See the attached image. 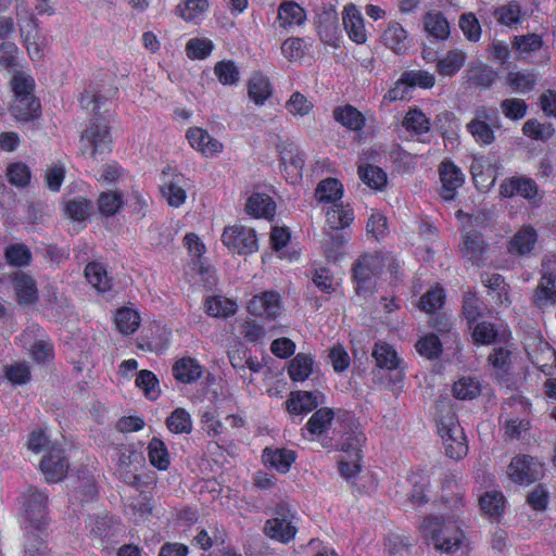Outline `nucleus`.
Segmentation results:
<instances>
[{
	"instance_id": "obj_1",
	"label": "nucleus",
	"mask_w": 556,
	"mask_h": 556,
	"mask_svg": "<svg viewBox=\"0 0 556 556\" xmlns=\"http://www.w3.org/2000/svg\"><path fill=\"white\" fill-rule=\"evenodd\" d=\"M420 530L425 540L440 552L453 554L459 549L465 538L463 531L452 521L430 516L422 520Z\"/></svg>"
},
{
	"instance_id": "obj_2",
	"label": "nucleus",
	"mask_w": 556,
	"mask_h": 556,
	"mask_svg": "<svg viewBox=\"0 0 556 556\" xmlns=\"http://www.w3.org/2000/svg\"><path fill=\"white\" fill-rule=\"evenodd\" d=\"M389 261V268L395 269L397 265L393 260H389L381 253L364 254L359 256L353 265V278L356 282V292H372L376 277Z\"/></svg>"
},
{
	"instance_id": "obj_3",
	"label": "nucleus",
	"mask_w": 556,
	"mask_h": 556,
	"mask_svg": "<svg viewBox=\"0 0 556 556\" xmlns=\"http://www.w3.org/2000/svg\"><path fill=\"white\" fill-rule=\"evenodd\" d=\"M438 433L450 458L460 459L468 452L466 435L454 413L448 412L438 421Z\"/></svg>"
},
{
	"instance_id": "obj_4",
	"label": "nucleus",
	"mask_w": 556,
	"mask_h": 556,
	"mask_svg": "<svg viewBox=\"0 0 556 556\" xmlns=\"http://www.w3.org/2000/svg\"><path fill=\"white\" fill-rule=\"evenodd\" d=\"M296 531L295 514L286 503L276 506L274 517L268 519L264 526L267 536L283 544L293 540Z\"/></svg>"
},
{
	"instance_id": "obj_5",
	"label": "nucleus",
	"mask_w": 556,
	"mask_h": 556,
	"mask_svg": "<svg viewBox=\"0 0 556 556\" xmlns=\"http://www.w3.org/2000/svg\"><path fill=\"white\" fill-rule=\"evenodd\" d=\"M17 23L24 43L33 60H39L43 55V38L39 34L36 18L28 12L26 7H16Z\"/></svg>"
},
{
	"instance_id": "obj_6",
	"label": "nucleus",
	"mask_w": 556,
	"mask_h": 556,
	"mask_svg": "<svg viewBox=\"0 0 556 556\" xmlns=\"http://www.w3.org/2000/svg\"><path fill=\"white\" fill-rule=\"evenodd\" d=\"M222 240L235 253L250 254L257 250L255 231L242 225L226 227L222 235Z\"/></svg>"
},
{
	"instance_id": "obj_7",
	"label": "nucleus",
	"mask_w": 556,
	"mask_h": 556,
	"mask_svg": "<svg viewBox=\"0 0 556 556\" xmlns=\"http://www.w3.org/2000/svg\"><path fill=\"white\" fill-rule=\"evenodd\" d=\"M47 500L48 496L34 486H29L24 496L25 521L36 530H40L46 525Z\"/></svg>"
},
{
	"instance_id": "obj_8",
	"label": "nucleus",
	"mask_w": 556,
	"mask_h": 556,
	"mask_svg": "<svg viewBox=\"0 0 556 556\" xmlns=\"http://www.w3.org/2000/svg\"><path fill=\"white\" fill-rule=\"evenodd\" d=\"M111 137L106 125L93 124L81 135L80 152L96 157L110 150Z\"/></svg>"
},
{
	"instance_id": "obj_9",
	"label": "nucleus",
	"mask_w": 556,
	"mask_h": 556,
	"mask_svg": "<svg viewBox=\"0 0 556 556\" xmlns=\"http://www.w3.org/2000/svg\"><path fill=\"white\" fill-rule=\"evenodd\" d=\"M541 475V463L528 455L514 457L508 467L509 478L519 484L532 483L538 480Z\"/></svg>"
},
{
	"instance_id": "obj_10",
	"label": "nucleus",
	"mask_w": 556,
	"mask_h": 556,
	"mask_svg": "<svg viewBox=\"0 0 556 556\" xmlns=\"http://www.w3.org/2000/svg\"><path fill=\"white\" fill-rule=\"evenodd\" d=\"M39 467L48 482H58L62 480L68 469V463L64 456V451L59 446L49 447V453L43 456Z\"/></svg>"
},
{
	"instance_id": "obj_11",
	"label": "nucleus",
	"mask_w": 556,
	"mask_h": 556,
	"mask_svg": "<svg viewBox=\"0 0 556 556\" xmlns=\"http://www.w3.org/2000/svg\"><path fill=\"white\" fill-rule=\"evenodd\" d=\"M248 308L252 315L275 319L282 308L280 295L275 291L262 292L250 300Z\"/></svg>"
},
{
	"instance_id": "obj_12",
	"label": "nucleus",
	"mask_w": 556,
	"mask_h": 556,
	"mask_svg": "<svg viewBox=\"0 0 556 556\" xmlns=\"http://www.w3.org/2000/svg\"><path fill=\"white\" fill-rule=\"evenodd\" d=\"M366 437L362 431L359 425L353 419H350L346 429L340 434L337 445L339 450L356 457V460L362 458V447L364 446Z\"/></svg>"
},
{
	"instance_id": "obj_13",
	"label": "nucleus",
	"mask_w": 556,
	"mask_h": 556,
	"mask_svg": "<svg viewBox=\"0 0 556 556\" xmlns=\"http://www.w3.org/2000/svg\"><path fill=\"white\" fill-rule=\"evenodd\" d=\"M116 89L103 84H89L79 98L84 110L97 114L109 98L113 97Z\"/></svg>"
},
{
	"instance_id": "obj_14",
	"label": "nucleus",
	"mask_w": 556,
	"mask_h": 556,
	"mask_svg": "<svg viewBox=\"0 0 556 556\" xmlns=\"http://www.w3.org/2000/svg\"><path fill=\"white\" fill-rule=\"evenodd\" d=\"M469 328L476 344L490 345L497 342H506L510 337V333L502 325L485 320L476 323Z\"/></svg>"
},
{
	"instance_id": "obj_15",
	"label": "nucleus",
	"mask_w": 556,
	"mask_h": 556,
	"mask_svg": "<svg viewBox=\"0 0 556 556\" xmlns=\"http://www.w3.org/2000/svg\"><path fill=\"white\" fill-rule=\"evenodd\" d=\"M440 180L442 182L441 197L446 200H453L456 190L464 184V174L451 161H443L439 167Z\"/></svg>"
},
{
	"instance_id": "obj_16",
	"label": "nucleus",
	"mask_w": 556,
	"mask_h": 556,
	"mask_svg": "<svg viewBox=\"0 0 556 556\" xmlns=\"http://www.w3.org/2000/svg\"><path fill=\"white\" fill-rule=\"evenodd\" d=\"M280 153V165L285 167L292 182L302 177L304 156L299 148L292 142H283L278 146Z\"/></svg>"
},
{
	"instance_id": "obj_17",
	"label": "nucleus",
	"mask_w": 556,
	"mask_h": 556,
	"mask_svg": "<svg viewBox=\"0 0 556 556\" xmlns=\"http://www.w3.org/2000/svg\"><path fill=\"white\" fill-rule=\"evenodd\" d=\"M381 42L396 54H403L409 47L410 39L405 28L396 21L387 24L381 34Z\"/></svg>"
},
{
	"instance_id": "obj_18",
	"label": "nucleus",
	"mask_w": 556,
	"mask_h": 556,
	"mask_svg": "<svg viewBox=\"0 0 556 556\" xmlns=\"http://www.w3.org/2000/svg\"><path fill=\"white\" fill-rule=\"evenodd\" d=\"M343 25L349 38L357 45L367 40L365 21L355 4H349L343 11Z\"/></svg>"
},
{
	"instance_id": "obj_19",
	"label": "nucleus",
	"mask_w": 556,
	"mask_h": 556,
	"mask_svg": "<svg viewBox=\"0 0 556 556\" xmlns=\"http://www.w3.org/2000/svg\"><path fill=\"white\" fill-rule=\"evenodd\" d=\"M12 285L20 304L28 305L37 302V283L29 274L16 271L12 277Z\"/></svg>"
},
{
	"instance_id": "obj_20",
	"label": "nucleus",
	"mask_w": 556,
	"mask_h": 556,
	"mask_svg": "<svg viewBox=\"0 0 556 556\" xmlns=\"http://www.w3.org/2000/svg\"><path fill=\"white\" fill-rule=\"evenodd\" d=\"M491 121L492 115L489 110L481 108L477 111L476 117L468 123L467 129L479 144H491L495 140V135L491 126L486 123Z\"/></svg>"
},
{
	"instance_id": "obj_21",
	"label": "nucleus",
	"mask_w": 556,
	"mask_h": 556,
	"mask_svg": "<svg viewBox=\"0 0 556 556\" xmlns=\"http://www.w3.org/2000/svg\"><path fill=\"white\" fill-rule=\"evenodd\" d=\"M538 241V233L531 226L521 227L509 240L507 250L517 256L529 255Z\"/></svg>"
},
{
	"instance_id": "obj_22",
	"label": "nucleus",
	"mask_w": 556,
	"mask_h": 556,
	"mask_svg": "<svg viewBox=\"0 0 556 556\" xmlns=\"http://www.w3.org/2000/svg\"><path fill=\"white\" fill-rule=\"evenodd\" d=\"M186 136L190 146L204 155L219 153L223 149V144L202 128H189Z\"/></svg>"
},
{
	"instance_id": "obj_23",
	"label": "nucleus",
	"mask_w": 556,
	"mask_h": 556,
	"mask_svg": "<svg viewBox=\"0 0 556 556\" xmlns=\"http://www.w3.org/2000/svg\"><path fill=\"white\" fill-rule=\"evenodd\" d=\"M486 244L480 232L468 230L463 236L460 248L462 255L471 262L472 265H480L485 253Z\"/></svg>"
},
{
	"instance_id": "obj_24",
	"label": "nucleus",
	"mask_w": 556,
	"mask_h": 556,
	"mask_svg": "<svg viewBox=\"0 0 556 556\" xmlns=\"http://www.w3.org/2000/svg\"><path fill=\"white\" fill-rule=\"evenodd\" d=\"M305 10L294 1L282 2L278 8L279 26L286 29L304 24Z\"/></svg>"
},
{
	"instance_id": "obj_25",
	"label": "nucleus",
	"mask_w": 556,
	"mask_h": 556,
	"mask_svg": "<svg viewBox=\"0 0 556 556\" xmlns=\"http://www.w3.org/2000/svg\"><path fill=\"white\" fill-rule=\"evenodd\" d=\"M245 211L254 217L270 219L275 215L276 203L268 194L255 192L247 200Z\"/></svg>"
},
{
	"instance_id": "obj_26",
	"label": "nucleus",
	"mask_w": 556,
	"mask_h": 556,
	"mask_svg": "<svg viewBox=\"0 0 556 556\" xmlns=\"http://www.w3.org/2000/svg\"><path fill=\"white\" fill-rule=\"evenodd\" d=\"M483 285L489 289L490 293H493V299L496 304L503 306H509L511 300L509 296V286L505 282V279L500 274H484L481 276Z\"/></svg>"
},
{
	"instance_id": "obj_27",
	"label": "nucleus",
	"mask_w": 556,
	"mask_h": 556,
	"mask_svg": "<svg viewBox=\"0 0 556 556\" xmlns=\"http://www.w3.org/2000/svg\"><path fill=\"white\" fill-rule=\"evenodd\" d=\"M202 366L197 359L184 357L178 359L173 366V375L176 380L182 383H193L202 376Z\"/></svg>"
},
{
	"instance_id": "obj_28",
	"label": "nucleus",
	"mask_w": 556,
	"mask_h": 556,
	"mask_svg": "<svg viewBox=\"0 0 556 556\" xmlns=\"http://www.w3.org/2000/svg\"><path fill=\"white\" fill-rule=\"evenodd\" d=\"M263 458L266 464H269L281 473L290 470L291 465L295 460V452L287 448L266 447L263 453Z\"/></svg>"
},
{
	"instance_id": "obj_29",
	"label": "nucleus",
	"mask_w": 556,
	"mask_h": 556,
	"mask_svg": "<svg viewBox=\"0 0 556 556\" xmlns=\"http://www.w3.org/2000/svg\"><path fill=\"white\" fill-rule=\"evenodd\" d=\"M317 395L308 391H299L291 394L286 402L287 409L290 414L301 415L309 413L318 406Z\"/></svg>"
},
{
	"instance_id": "obj_30",
	"label": "nucleus",
	"mask_w": 556,
	"mask_h": 556,
	"mask_svg": "<svg viewBox=\"0 0 556 556\" xmlns=\"http://www.w3.org/2000/svg\"><path fill=\"white\" fill-rule=\"evenodd\" d=\"M466 52L459 49H453L446 52L437 63V71L442 76H454L465 64Z\"/></svg>"
},
{
	"instance_id": "obj_31",
	"label": "nucleus",
	"mask_w": 556,
	"mask_h": 556,
	"mask_svg": "<svg viewBox=\"0 0 556 556\" xmlns=\"http://www.w3.org/2000/svg\"><path fill=\"white\" fill-rule=\"evenodd\" d=\"M248 94L255 104H264L271 94L269 79L261 73L253 74L248 83Z\"/></svg>"
},
{
	"instance_id": "obj_32",
	"label": "nucleus",
	"mask_w": 556,
	"mask_h": 556,
	"mask_svg": "<svg viewBox=\"0 0 556 556\" xmlns=\"http://www.w3.org/2000/svg\"><path fill=\"white\" fill-rule=\"evenodd\" d=\"M333 117L350 130H361L365 126L364 115L350 104L334 109Z\"/></svg>"
},
{
	"instance_id": "obj_33",
	"label": "nucleus",
	"mask_w": 556,
	"mask_h": 556,
	"mask_svg": "<svg viewBox=\"0 0 556 556\" xmlns=\"http://www.w3.org/2000/svg\"><path fill=\"white\" fill-rule=\"evenodd\" d=\"M497 378L503 379L509 375L513 366V354L507 348H494L488 357Z\"/></svg>"
},
{
	"instance_id": "obj_34",
	"label": "nucleus",
	"mask_w": 556,
	"mask_h": 556,
	"mask_svg": "<svg viewBox=\"0 0 556 556\" xmlns=\"http://www.w3.org/2000/svg\"><path fill=\"white\" fill-rule=\"evenodd\" d=\"M40 103L35 97H15L11 113L17 121H29L38 115Z\"/></svg>"
},
{
	"instance_id": "obj_35",
	"label": "nucleus",
	"mask_w": 556,
	"mask_h": 556,
	"mask_svg": "<svg viewBox=\"0 0 556 556\" xmlns=\"http://www.w3.org/2000/svg\"><path fill=\"white\" fill-rule=\"evenodd\" d=\"M372 357L380 368L388 370L400 367L401 359L396 351L388 343L377 342L372 350Z\"/></svg>"
},
{
	"instance_id": "obj_36",
	"label": "nucleus",
	"mask_w": 556,
	"mask_h": 556,
	"mask_svg": "<svg viewBox=\"0 0 556 556\" xmlns=\"http://www.w3.org/2000/svg\"><path fill=\"white\" fill-rule=\"evenodd\" d=\"M314 358L309 354L299 353L289 364L288 374L293 381L306 380L313 371Z\"/></svg>"
},
{
	"instance_id": "obj_37",
	"label": "nucleus",
	"mask_w": 556,
	"mask_h": 556,
	"mask_svg": "<svg viewBox=\"0 0 556 556\" xmlns=\"http://www.w3.org/2000/svg\"><path fill=\"white\" fill-rule=\"evenodd\" d=\"M536 81V74L533 71L510 72L506 76V84L519 93L531 91Z\"/></svg>"
},
{
	"instance_id": "obj_38",
	"label": "nucleus",
	"mask_w": 556,
	"mask_h": 556,
	"mask_svg": "<svg viewBox=\"0 0 556 556\" xmlns=\"http://www.w3.org/2000/svg\"><path fill=\"white\" fill-rule=\"evenodd\" d=\"M115 326L124 334H132L140 326V316L138 312L129 307H122L116 312Z\"/></svg>"
},
{
	"instance_id": "obj_39",
	"label": "nucleus",
	"mask_w": 556,
	"mask_h": 556,
	"mask_svg": "<svg viewBox=\"0 0 556 556\" xmlns=\"http://www.w3.org/2000/svg\"><path fill=\"white\" fill-rule=\"evenodd\" d=\"M148 457L150 464L159 470H166L170 459L165 443L159 438H152L148 444Z\"/></svg>"
},
{
	"instance_id": "obj_40",
	"label": "nucleus",
	"mask_w": 556,
	"mask_h": 556,
	"mask_svg": "<svg viewBox=\"0 0 556 556\" xmlns=\"http://www.w3.org/2000/svg\"><path fill=\"white\" fill-rule=\"evenodd\" d=\"M426 30L437 39L445 40L450 35V24L443 13L429 12L425 15Z\"/></svg>"
},
{
	"instance_id": "obj_41",
	"label": "nucleus",
	"mask_w": 556,
	"mask_h": 556,
	"mask_svg": "<svg viewBox=\"0 0 556 556\" xmlns=\"http://www.w3.org/2000/svg\"><path fill=\"white\" fill-rule=\"evenodd\" d=\"M85 276L88 282L99 292H105L111 289V279L102 264L89 263L85 268Z\"/></svg>"
},
{
	"instance_id": "obj_42",
	"label": "nucleus",
	"mask_w": 556,
	"mask_h": 556,
	"mask_svg": "<svg viewBox=\"0 0 556 556\" xmlns=\"http://www.w3.org/2000/svg\"><path fill=\"white\" fill-rule=\"evenodd\" d=\"M342 184L336 178L321 180L315 192L316 198L320 202H336L342 198Z\"/></svg>"
},
{
	"instance_id": "obj_43",
	"label": "nucleus",
	"mask_w": 556,
	"mask_h": 556,
	"mask_svg": "<svg viewBox=\"0 0 556 556\" xmlns=\"http://www.w3.org/2000/svg\"><path fill=\"white\" fill-rule=\"evenodd\" d=\"M496 77V72L485 64L472 65L468 70V80L481 88H490Z\"/></svg>"
},
{
	"instance_id": "obj_44",
	"label": "nucleus",
	"mask_w": 556,
	"mask_h": 556,
	"mask_svg": "<svg viewBox=\"0 0 556 556\" xmlns=\"http://www.w3.org/2000/svg\"><path fill=\"white\" fill-rule=\"evenodd\" d=\"M486 309L484 303L472 292H466L463 299V315L471 327Z\"/></svg>"
},
{
	"instance_id": "obj_45",
	"label": "nucleus",
	"mask_w": 556,
	"mask_h": 556,
	"mask_svg": "<svg viewBox=\"0 0 556 556\" xmlns=\"http://www.w3.org/2000/svg\"><path fill=\"white\" fill-rule=\"evenodd\" d=\"M333 417V410L330 408L317 409L308 419L306 429L313 435H320L329 428Z\"/></svg>"
},
{
	"instance_id": "obj_46",
	"label": "nucleus",
	"mask_w": 556,
	"mask_h": 556,
	"mask_svg": "<svg viewBox=\"0 0 556 556\" xmlns=\"http://www.w3.org/2000/svg\"><path fill=\"white\" fill-rule=\"evenodd\" d=\"M123 193L119 191L101 192L98 198V207L102 215L113 216L123 207Z\"/></svg>"
},
{
	"instance_id": "obj_47",
	"label": "nucleus",
	"mask_w": 556,
	"mask_h": 556,
	"mask_svg": "<svg viewBox=\"0 0 556 556\" xmlns=\"http://www.w3.org/2000/svg\"><path fill=\"white\" fill-rule=\"evenodd\" d=\"M208 9L207 0H185L177 5V13L187 22H197L202 18L205 11Z\"/></svg>"
},
{
	"instance_id": "obj_48",
	"label": "nucleus",
	"mask_w": 556,
	"mask_h": 556,
	"mask_svg": "<svg viewBox=\"0 0 556 556\" xmlns=\"http://www.w3.org/2000/svg\"><path fill=\"white\" fill-rule=\"evenodd\" d=\"M166 426L173 433H190L192 431V419L185 408H176L166 419Z\"/></svg>"
},
{
	"instance_id": "obj_49",
	"label": "nucleus",
	"mask_w": 556,
	"mask_h": 556,
	"mask_svg": "<svg viewBox=\"0 0 556 556\" xmlns=\"http://www.w3.org/2000/svg\"><path fill=\"white\" fill-rule=\"evenodd\" d=\"M556 300V275L544 274L535 291V301L539 305L555 302Z\"/></svg>"
},
{
	"instance_id": "obj_50",
	"label": "nucleus",
	"mask_w": 556,
	"mask_h": 556,
	"mask_svg": "<svg viewBox=\"0 0 556 556\" xmlns=\"http://www.w3.org/2000/svg\"><path fill=\"white\" fill-rule=\"evenodd\" d=\"M403 81L407 83L410 90L419 87L422 89H430L435 84V77L428 71L422 70H410L405 71L403 74Z\"/></svg>"
},
{
	"instance_id": "obj_51",
	"label": "nucleus",
	"mask_w": 556,
	"mask_h": 556,
	"mask_svg": "<svg viewBox=\"0 0 556 556\" xmlns=\"http://www.w3.org/2000/svg\"><path fill=\"white\" fill-rule=\"evenodd\" d=\"M481 393L480 382L473 378H460L454 383L453 394L459 400H473Z\"/></svg>"
},
{
	"instance_id": "obj_52",
	"label": "nucleus",
	"mask_w": 556,
	"mask_h": 556,
	"mask_svg": "<svg viewBox=\"0 0 556 556\" xmlns=\"http://www.w3.org/2000/svg\"><path fill=\"white\" fill-rule=\"evenodd\" d=\"M237 312V304L222 296H213L206 301V313L214 317H228Z\"/></svg>"
},
{
	"instance_id": "obj_53",
	"label": "nucleus",
	"mask_w": 556,
	"mask_h": 556,
	"mask_svg": "<svg viewBox=\"0 0 556 556\" xmlns=\"http://www.w3.org/2000/svg\"><path fill=\"white\" fill-rule=\"evenodd\" d=\"M403 126L416 135H422L430 130V122L418 109L409 110L403 119Z\"/></svg>"
},
{
	"instance_id": "obj_54",
	"label": "nucleus",
	"mask_w": 556,
	"mask_h": 556,
	"mask_svg": "<svg viewBox=\"0 0 556 556\" xmlns=\"http://www.w3.org/2000/svg\"><path fill=\"white\" fill-rule=\"evenodd\" d=\"M416 351L428 359H434L442 353V343L435 334H427L421 337L416 345Z\"/></svg>"
},
{
	"instance_id": "obj_55",
	"label": "nucleus",
	"mask_w": 556,
	"mask_h": 556,
	"mask_svg": "<svg viewBox=\"0 0 556 556\" xmlns=\"http://www.w3.org/2000/svg\"><path fill=\"white\" fill-rule=\"evenodd\" d=\"M162 193L166 198L167 203L173 207L181 206L187 199L186 190L180 185L179 177L164 185L162 187Z\"/></svg>"
},
{
	"instance_id": "obj_56",
	"label": "nucleus",
	"mask_w": 556,
	"mask_h": 556,
	"mask_svg": "<svg viewBox=\"0 0 556 556\" xmlns=\"http://www.w3.org/2000/svg\"><path fill=\"white\" fill-rule=\"evenodd\" d=\"M505 497L498 491H490L480 497V507L490 516H498L504 510Z\"/></svg>"
},
{
	"instance_id": "obj_57",
	"label": "nucleus",
	"mask_w": 556,
	"mask_h": 556,
	"mask_svg": "<svg viewBox=\"0 0 556 556\" xmlns=\"http://www.w3.org/2000/svg\"><path fill=\"white\" fill-rule=\"evenodd\" d=\"M458 25L467 40L477 42L481 38V26L472 12L463 13Z\"/></svg>"
},
{
	"instance_id": "obj_58",
	"label": "nucleus",
	"mask_w": 556,
	"mask_h": 556,
	"mask_svg": "<svg viewBox=\"0 0 556 556\" xmlns=\"http://www.w3.org/2000/svg\"><path fill=\"white\" fill-rule=\"evenodd\" d=\"M359 178L372 189H381L387 182L386 173L378 166L367 165L358 168Z\"/></svg>"
},
{
	"instance_id": "obj_59",
	"label": "nucleus",
	"mask_w": 556,
	"mask_h": 556,
	"mask_svg": "<svg viewBox=\"0 0 556 556\" xmlns=\"http://www.w3.org/2000/svg\"><path fill=\"white\" fill-rule=\"evenodd\" d=\"M90 202L81 197L74 198L66 202L64 211L65 214L74 220H85L90 213Z\"/></svg>"
},
{
	"instance_id": "obj_60",
	"label": "nucleus",
	"mask_w": 556,
	"mask_h": 556,
	"mask_svg": "<svg viewBox=\"0 0 556 556\" xmlns=\"http://www.w3.org/2000/svg\"><path fill=\"white\" fill-rule=\"evenodd\" d=\"M444 299V290L441 287H434L420 298L418 307L426 313H433L443 305Z\"/></svg>"
},
{
	"instance_id": "obj_61",
	"label": "nucleus",
	"mask_w": 556,
	"mask_h": 556,
	"mask_svg": "<svg viewBox=\"0 0 556 556\" xmlns=\"http://www.w3.org/2000/svg\"><path fill=\"white\" fill-rule=\"evenodd\" d=\"M5 260L12 266H26L30 263L31 253L24 244H11L5 249Z\"/></svg>"
},
{
	"instance_id": "obj_62",
	"label": "nucleus",
	"mask_w": 556,
	"mask_h": 556,
	"mask_svg": "<svg viewBox=\"0 0 556 556\" xmlns=\"http://www.w3.org/2000/svg\"><path fill=\"white\" fill-rule=\"evenodd\" d=\"M286 109L293 116H305L313 110V103L304 94L295 91L286 102Z\"/></svg>"
},
{
	"instance_id": "obj_63",
	"label": "nucleus",
	"mask_w": 556,
	"mask_h": 556,
	"mask_svg": "<svg viewBox=\"0 0 556 556\" xmlns=\"http://www.w3.org/2000/svg\"><path fill=\"white\" fill-rule=\"evenodd\" d=\"M214 73L223 85H235L239 81V71L232 61H220L214 67Z\"/></svg>"
},
{
	"instance_id": "obj_64",
	"label": "nucleus",
	"mask_w": 556,
	"mask_h": 556,
	"mask_svg": "<svg viewBox=\"0 0 556 556\" xmlns=\"http://www.w3.org/2000/svg\"><path fill=\"white\" fill-rule=\"evenodd\" d=\"M501 110L505 117L518 121L526 116L528 105L522 99L510 98L501 102Z\"/></svg>"
}]
</instances>
